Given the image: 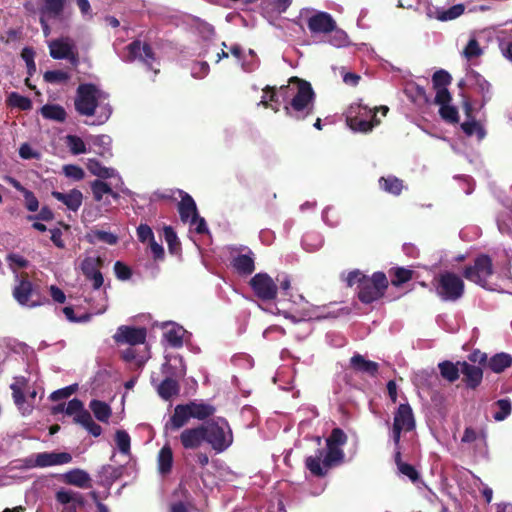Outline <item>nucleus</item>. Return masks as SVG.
<instances>
[{
  "label": "nucleus",
  "mask_w": 512,
  "mask_h": 512,
  "mask_svg": "<svg viewBox=\"0 0 512 512\" xmlns=\"http://www.w3.org/2000/svg\"><path fill=\"white\" fill-rule=\"evenodd\" d=\"M463 85L474 88L476 92L482 95L481 107L484 106L487 103V101L490 100V83L478 72L469 69L466 73L465 78L459 83V86Z\"/></svg>",
  "instance_id": "nucleus-18"
},
{
  "label": "nucleus",
  "mask_w": 512,
  "mask_h": 512,
  "mask_svg": "<svg viewBox=\"0 0 512 512\" xmlns=\"http://www.w3.org/2000/svg\"><path fill=\"white\" fill-rule=\"evenodd\" d=\"M192 418L186 404L177 405L170 419L166 422L164 429L168 431H177L184 427Z\"/></svg>",
  "instance_id": "nucleus-24"
},
{
  "label": "nucleus",
  "mask_w": 512,
  "mask_h": 512,
  "mask_svg": "<svg viewBox=\"0 0 512 512\" xmlns=\"http://www.w3.org/2000/svg\"><path fill=\"white\" fill-rule=\"evenodd\" d=\"M51 195L71 212H77L83 203V193L76 188L70 189L66 192L54 190L51 192Z\"/></svg>",
  "instance_id": "nucleus-22"
},
{
  "label": "nucleus",
  "mask_w": 512,
  "mask_h": 512,
  "mask_svg": "<svg viewBox=\"0 0 512 512\" xmlns=\"http://www.w3.org/2000/svg\"><path fill=\"white\" fill-rule=\"evenodd\" d=\"M164 237L168 244L171 253H174L179 248V241L175 231L170 226H166L163 229Z\"/></svg>",
  "instance_id": "nucleus-57"
},
{
  "label": "nucleus",
  "mask_w": 512,
  "mask_h": 512,
  "mask_svg": "<svg viewBox=\"0 0 512 512\" xmlns=\"http://www.w3.org/2000/svg\"><path fill=\"white\" fill-rule=\"evenodd\" d=\"M127 61L139 60L143 62L147 68L154 70L155 73L158 70L154 67L155 57L149 45L141 43L140 41H134L127 46V55L125 56Z\"/></svg>",
  "instance_id": "nucleus-17"
},
{
  "label": "nucleus",
  "mask_w": 512,
  "mask_h": 512,
  "mask_svg": "<svg viewBox=\"0 0 512 512\" xmlns=\"http://www.w3.org/2000/svg\"><path fill=\"white\" fill-rule=\"evenodd\" d=\"M180 442L185 449H197L206 441L205 428L203 425L184 429L180 436Z\"/></svg>",
  "instance_id": "nucleus-23"
},
{
  "label": "nucleus",
  "mask_w": 512,
  "mask_h": 512,
  "mask_svg": "<svg viewBox=\"0 0 512 512\" xmlns=\"http://www.w3.org/2000/svg\"><path fill=\"white\" fill-rule=\"evenodd\" d=\"M483 53V48L480 46V43L476 39L475 35H470L467 44L461 51V56L468 62H471L474 59L479 58Z\"/></svg>",
  "instance_id": "nucleus-35"
},
{
  "label": "nucleus",
  "mask_w": 512,
  "mask_h": 512,
  "mask_svg": "<svg viewBox=\"0 0 512 512\" xmlns=\"http://www.w3.org/2000/svg\"><path fill=\"white\" fill-rule=\"evenodd\" d=\"M187 223H189L190 229L195 231L198 234L205 233L208 230L205 219L200 217L199 214H197L195 217H193Z\"/></svg>",
  "instance_id": "nucleus-63"
},
{
  "label": "nucleus",
  "mask_w": 512,
  "mask_h": 512,
  "mask_svg": "<svg viewBox=\"0 0 512 512\" xmlns=\"http://www.w3.org/2000/svg\"><path fill=\"white\" fill-rule=\"evenodd\" d=\"M480 437L485 438V433L483 430L476 431L472 427H467L464 431L462 438H461V442L462 443H473Z\"/></svg>",
  "instance_id": "nucleus-62"
},
{
  "label": "nucleus",
  "mask_w": 512,
  "mask_h": 512,
  "mask_svg": "<svg viewBox=\"0 0 512 512\" xmlns=\"http://www.w3.org/2000/svg\"><path fill=\"white\" fill-rule=\"evenodd\" d=\"M300 18L304 20L312 35H326L335 26L333 17L323 11L304 8L300 12Z\"/></svg>",
  "instance_id": "nucleus-11"
},
{
  "label": "nucleus",
  "mask_w": 512,
  "mask_h": 512,
  "mask_svg": "<svg viewBox=\"0 0 512 512\" xmlns=\"http://www.w3.org/2000/svg\"><path fill=\"white\" fill-rule=\"evenodd\" d=\"M50 55L54 59H67L72 63L77 62L75 46L71 39L61 38L49 42Z\"/></svg>",
  "instance_id": "nucleus-19"
},
{
  "label": "nucleus",
  "mask_w": 512,
  "mask_h": 512,
  "mask_svg": "<svg viewBox=\"0 0 512 512\" xmlns=\"http://www.w3.org/2000/svg\"><path fill=\"white\" fill-rule=\"evenodd\" d=\"M435 289L442 300L456 301L464 293V282L459 275L445 271L436 278Z\"/></svg>",
  "instance_id": "nucleus-9"
},
{
  "label": "nucleus",
  "mask_w": 512,
  "mask_h": 512,
  "mask_svg": "<svg viewBox=\"0 0 512 512\" xmlns=\"http://www.w3.org/2000/svg\"><path fill=\"white\" fill-rule=\"evenodd\" d=\"M64 9V0H44L41 14L50 18L59 17Z\"/></svg>",
  "instance_id": "nucleus-44"
},
{
  "label": "nucleus",
  "mask_w": 512,
  "mask_h": 512,
  "mask_svg": "<svg viewBox=\"0 0 512 512\" xmlns=\"http://www.w3.org/2000/svg\"><path fill=\"white\" fill-rule=\"evenodd\" d=\"M66 145L73 155H79L88 152L84 140L76 135H67Z\"/></svg>",
  "instance_id": "nucleus-47"
},
{
  "label": "nucleus",
  "mask_w": 512,
  "mask_h": 512,
  "mask_svg": "<svg viewBox=\"0 0 512 512\" xmlns=\"http://www.w3.org/2000/svg\"><path fill=\"white\" fill-rule=\"evenodd\" d=\"M440 373L443 378L450 382H454L458 379L460 368L449 361H445L439 364Z\"/></svg>",
  "instance_id": "nucleus-50"
},
{
  "label": "nucleus",
  "mask_w": 512,
  "mask_h": 512,
  "mask_svg": "<svg viewBox=\"0 0 512 512\" xmlns=\"http://www.w3.org/2000/svg\"><path fill=\"white\" fill-rule=\"evenodd\" d=\"M192 418L204 420L215 413V408L212 405L192 401L186 404Z\"/></svg>",
  "instance_id": "nucleus-34"
},
{
  "label": "nucleus",
  "mask_w": 512,
  "mask_h": 512,
  "mask_svg": "<svg viewBox=\"0 0 512 512\" xmlns=\"http://www.w3.org/2000/svg\"><path fill=\"white\" fill-rule=\"evenodd\" d=\"M342 279L349 287L357 285L358 298L365 304H370L382 298L388 288V279L382 272H375L368 277L360 270H352L347 274L343 273Z\"/></svg>",
  "instance_id": "nucleus-5"
},
{
  "label": "nucleus",
  "mask_w": 512,
  "mask_h": 512,
  "mask_svg": "<svg viewBox=\"0 0 512 512\" xmlns=\"http://www.w3.org/2000/svg\"><path fill=\"white\" fill-rule=\"evenodd\" d=\"M205 439L218 453L225 451L233 442V435L228 422L224 418H217L203 425Z\"/></svg>",
  "instance_id": "nucleus-7"
},
{
  "label": "nucleus",
  "mask_w": 512,
  "mask_h": 512,
  "mask_svg": "<svg viewBox=\"0 0 512 512\" xmlns=\"http://www.w3.org/2000/svg\"><path fill=\"white\" fill-rule=\"evenodd\" d=\"M259 65V60L252 49H249L247 53L243 55L241 61L242 69L246 72L254 71Z\"/></svg>",
  "instance_id": "nucleus-53"
},
{
  "label": "nucleus",
  "mask_w": 512,
  "mask_h": 512,
  "mask_svg": "<svg viewBox=\"0 0 512 512\" xmlns=\"http://www.w3.org/2000/svg\"><path fill=\"white\" fill-rule=\"evenodd\" d=\"M41 114L44 118L63 122L66 119L65 109L57 104H46L41 108Z\"/></svg>",
  "instance_id": "nucleus-39"
},
{
  "label": "nucleus",
  "mask_w": 512,
  "mask_h": 512,
  "mask_svg": "<svg viewBox=\"0 0 512 512\" xmlns=\"http://www.w3.org/2000/svg\"><path fill=\"white\" fill-rule=\"evenodd\" d=\"M62 170L66 177L71 178L75 181H80L85 176L84 170L77 165H73V164L64 165Z\"/></svg>",
  "instance_id": "nucleus-56"
},
{
  "label": "nucleus",
  "mask_w": 512,
  "mask_h": 512,
  "mask_svg": "<svg viewBox=\"0 0 512 512\" xmlns=\"http://www.w3.org/2000/svg\"><path fill=\"white\" fill-rule=\"evenodd\" d=\"M512 364V357L507 353H498L490 358L489 368L495 373H501Z\"/></svg>",
  "instance_id": "nucleus-38"
},
{
  "label": "nucleus",
  "mask_w": 512,
  "mask_h": 512,
  "mask_svg": "<svg viewBox=\"0 0 512 512\" xmlns=\"http://www.w3.org/2000/svg\"><path fill=\"white\" fill-rule=\"evenodd\" d=\"M414 427L415 420L411 407L408 404H401L394 415L392 428V439L396 447L399 445L401 432L411 431Z\"/></svg>",
  "instance_id": "nucleus-15"
},
{
  "label": "nucleus",
  "mask_w": 512,
  "mask_h": 512,
  "mask_svg": "<svg viewBox=\"0 0 512 512\" xmlns=\"http://www.w3.org/2000/svg\"><path fill=\"white\" fill-rule=\"evenodd\" d=\"M250 286L261 300H272L277 295V285L266 273H258L250 280Z\"/></svg>",
  "instance_id": "nucleus-16"
},
{
  "label": "nucleus",
  "mask_w": 512,
  "mask_h": 512,
  "mask_svg": "<svg viewBox=\"0 0 512 512\" xmlns=\"http://www.w3.org/2000/svg\"><path fill=\"white\" fill-rule=\"evenodd\" d=\"M91 189L95 201L102 204V206L109 207L111 205V199H117L118 194L114 193L111 187L101 180H95L91 184Z\"/></svg>",
  "instance_id": "nucleus-26"
},
{
  "label": "nucleus",
  "mask_w": 512,
  "mask_h": 512,
  "mask_svg": "<svg viewBox=\"0 0 512 512\" xmlns=\"http://www.w3.org/2000/svg\"><path fill=\"white\" fill-rule=\"evenodd\" d=\"M74 105L80 115L95 117L91 124H104L112 114L108 94L90 83L78 86Z\"/></svg>",
  "instance_id": "nucleus-3"
},
{
  "label": "nucleus",
  "mask_w": 512,
  "mask_h": 512,
  "mask_svg": "<svg viewBox=\"0 0 512 512\" xmlns=\"http://www.w3.org/2000/svg\"><path fill=\"white\" fill-rule=\"evenodd\" d=\"M464 109H465V113L468 117V120H466L465 122H463L461 124L462 130L464 131V133L466 135L472 136V135L476 134L478 139L482 140L485 137V131L478 122H476L473 119H470L472 107L468 101L464 102Z\"/></svg>",
  "instance_id": "nucleus-29"
},
{
  "label": "nucleus",
  "mask_w": 512,
  "mask_h": 512,
  "mask_svg": "<svg viewBox=\"0 0 512 512\" xmlns=\"http://www.w3.org/2000/svg\"><path fill=\"white\" fill-rule=\"evenodd\" d=\"M439 113L441 117L448 122L454 123L458 121V111L450 104L442 105L439 108Z\"/></svg>",
  "instance_id": "nucleus-59"
},
{
  "label": "nucleus",
  "mask_w": 512,
  "mask_h": 512,
  "mask_svg": "<svg viewBox=\"0 0 512 512\" xmlns=\"http://www.w3.org/2000/svg\"><path fill=\"white\" fill-rule=\"evenodd\" d=\"M378 111H381L382 115L386 116L388 107L381 106L380 108L370 109L362 103H353L346 112V122L353 131L370 132L380 123V120L377 118Z\"/></svg>",
  "instance_id": "nucleus-6"
},
{
  "label": "nucleus",
  "mask_w": 512,
  "mask_h": 512,
  "mask_svg": "<svg viewBox=\"0 0 512 512\" xmlns=\"http://www.w3.org/2000/svg\"><path fill=\"white\" fill-rule=\"evenodd\" d=\"M498 411L494 413L493 417L496 421H503L511 413V403L507 399H501L496 402Z\"/></svg>",
  "instance_id": "nucleus-55"
},
{
  "label": "nucleus",
  "mask_w": 512,
  "mask_h": 512,
  "mask_svg": "<svg viewBox=\"0 0 512 512\" xmlns=\"http://www.w3.org/2000/svg\"><path fill=\"white\" fill-rule=\"evenodd\" d=\"M493 274L492 261L487 255H480L476 258L474 265L464 270V276L482 287L487 284L488 278Z\"/></svg>",
  "instance_id": "nucleus-14"
},
{
  "label": "nucleus",
  "mask_w": 512,
  "mask_h": 512,
  "mask_svg": "<svg viewBox=\"0 0 512 512\" xmlns=\"http://www.w3.org/2000/svg\"><path fill=\"white\" fill-rule=\"evenodd\" d=\"M91 143L99 147L97 153L106 155L110 152L111 138L108 135H97L89 137Z\"/></svg>",
  "instance_id": "nucleus-51"
},
{
  "label": "nucleus",
  "mask_w": 512,
  "mask_h": 512,
  "mask_svg": "<svg viewBox=\"0 0 512 512\" xmlns=\"http://www.w3.org/2000/svg\"><path fill=\"white\" fill-rule=\"evenodd\" d=\"M347 435L340 428H334L326 439V448L319 449L315 455L306 458L307 469L315 476H324L334 466L344 460L343 446Z\"/></svg>",
  "instance_id": "nucleus-4"
},
{
  "label": "nucleus",
  "mask_w": 512,
  "mask_h": 512,
  "mask_svg": "<svg viewBox=\"0 0 512 512\" xmlns=\"http://www.w3.org/2000/svg\"><path fill=\"white\" fill-rule=\"evenodd\" d=\"M395 461H396L398 470L402 475L407 476L412 482L417 481L418 472L410 464H407V463H404L401 461V454H400L399 450H397L395 453Z\"/></svg>",
  "instance_id": "nucleus-49"
},
{
  "label": "nucleus",
  "mask_w": 512,
  "mask_h": 512,
  "mask_svg": "<svg viewBox=\"0 0 512 512\" xmlns=\"http://www.w3.org/2000/svg\"><path fill=\"white\" fill-rule=\"evenodd\" d=\"M158 394L161 398L168 400L179 391L178 383L170 377H166L158 386Z\"/></svg>",
  "instance_id": "nucleus-42"
},
{
  "label": "nucleus",
  "mask_w": 512,
  "mask_h": 512,
  "mask_svg": "<svg viewBox=\"0 0 512 512\" xmlns=\"http://www.w3.org/2000/svg\"><path fill=\"white\" fill-rule=\"evenodd\" d=\"M72 461V456L67 452H41L30 455L23 463L25 468H46L65 465Z\"/></svg>",
  "instance_id": "nucleus-13"
},
{
  "label": "nucleus",
  "mask_w": 512,
  "mask_h": 512,
  "mask_svg": "<svg viewBox=\"0 0 512 512\" xmlns=\"http://www.w3.org/2000/svg\"><path fill=\"white\" fill-rule=\"evenodd\" d=\"M460 371L464 376V381L467 386L475 388L480 384L483 377L482 369L476 365L469 364L467 362L458 363Z\"/></svg>",
  "instance_id": "nucleus-28"
},
{
  "label": "nucleus",
  "mask_w": 512,
  "mask_h": 512,
  "mask_svg": "<svg viewBox=\"0 0 512 512\" xmlns=\"http://www.w3.org/2000/svg\"><path fill=\"white\" fill-rule=\"evenodd\" d=\"M177 193L181 198L178 203L180 219L182 222L187 223L198 214L197 206L194 199L185 191L177 190Z\"/></svg>",
  "instance_id": "nucleus-25"
},
{
  "label": "nucleus",
  "mask_w": 512,
  "mask_h": 512,
  "mask_svg": "<svg viewBox=\"0 0 512 512\" xmlns=\"http://www.w3.org/2000/svg\"><path fill=\"white\" fill-rule=\"evenodd\" d=\"M77 390V385L73 384L61 389H58L51 393L50 399L52 401H58L70 397Z\"/></svg>",
  "instance_id": "nucleus-61"
},
{
  "label": "nucleus",
  "mask_w": 512,
  "mask_h": 512,
  "mask_svg": "<svg viewBox=\"0 0 512 512\" xmlns=\"http://www.w3.org/2000/svg\"><path fill=\"white\" fill-rule=\"evenodd\" d=\"M100 258L98 257H86L81 263V270L83 274L90 280L93 281V288L99 297V302L96 305H92L94 314H102L107 310V295L104 291H100V287L103 285V276L99 271Z\"/></svg>",
  "instance_id": "nucleus-8"
},
{
  "label": "nucleus",
  "mask_w": 512,
  "mask_h": 512,
  "mask_svg": "<svg viewBox=\"0 0 512 512\" xmlns=\"http://www.w3.org/2000/svg\"><path fill=\"white\" fill-rule=\"evenodd\" d=\"M315 94L309 82L298 77H291L287 85L281 86L278 90L267 86L259 104L278 111L281 104H284L286 114L296 120H303L314 109Z\"/></svg>",
  "instance_id": "nucleus-1"
},
{
  "label": "nucleus",
  "mask_w": 512,
  "mask_h": 512,
  "mask_svg": "<svg viewBox=\"0 0 512 512\" xmlns=\"http://www.w3.org/2000/svg\"><path fill=\"white\" fill-rule=\"evenodd\" d=\"M15 282L13 297L21 306L34 308L47 302L46 299H40L37 296V292L34 289L32 282L26 275L15 273Z\"/></svg>",
  "instance_id": "nucleus-10"
},
{
  "label": "nucleus",
  "mask_w": 512,
  "mask_h": 512,
  "mask_svg": "<svg viewBox=\"0 0 512 512\" xmlns=\"http://www.w3.org/2000/svg\"><path fill=\"white\" fill-rule=\"evenodd\" d=\"M115 443L119 452L125 456L130 455L131 438L124 430H117L115 433Z\"/></svg>",
  "instance_id": "nucleus-46"
},
{
  "label": "nucleus",
  "mask_w": 512,
  "mask_h": 512,
  "mask_svg": "<svg viewBox=\"0 0 512 512\" xmlns=\"http://www.w3.org/2000/svg\"><path fill=\"white\" fill-rule=\"evenodd\" d=\"M89 408L93 412L96 419L101 422H108L112 414L110 406L100 400H92L89 404Z\"/></svg>",
  "instance_id": "nucleus-40"
},
{
  "label": "nucleus",
  "mask_w": 512,
  "mask_h": 512,
  "mask_svg": "<svg viewBox=\"0 0 512 512\" xmlns=\"http://www.w3.org/2000/svg\"><path fill=\"white\" fill-rule=\"evenodd\" d=\"M172 465H173V452H172L171 447L168 444H166L160 449L158 456H157L158 472L161 475H166V474L170 473Z\"/></svg>",
  "instance_id": "nucleus-33"
},
{
  "label": "nucleus",
  "mask_w": 512,
  "mask_h": 512,
  "mask_svg": "<svg viewBox=\"0 0 512 512\" xmlns=\"http://www.w3.org/2000/svg\"><path fill=\"white\" fill-rule=\"evenodd\" d=\"M55 498L60 504L71 505L72 507H75L76 504H80L82 502L80 493L65 488L59 489L56 492Z\"/></svg>",
  "instance_id": "nucleus-37"
},
{
  "label": "nucleus",
  "mask_w": 512,
  "mask_h": 512,
  "mask_svg": "<svg viewBox=\"0 0 512 512\" xmlns=\"http://www.w3.org/2000/svg\"><path fill=\"white\" fill-rule=\"evenodd\" d=\"M464 11L463 4H456L448 9L437 10L436 18L440 21H450L460 17Z\"/></svg>",
  "instance_id": "nucleus-45"
},
{
  "label": "nucleus",
  "mask_w": 512,
  "mask_h": 512,
  "mask_svg": "<svg viewBox=\"0 0 512 512\" xmlns=\"http://www.w3.org/2000/svg\"><path fill=\"white\" fill-rule=\"evenodd\" d=\"M325 36H327V42L336 48L345 47L349 43L348 35L342 29L337 28L336 23L334 28Z\"/></svg>",
  "instance_id": "nucleus-41"
},
{
  "label": "nucleus",
  "mask_w": 512,
  "mask_h": 512,
  "mask_svg": "<svg viewBox=\"0 0 512 512\" xmlns=\"http://www.w3.org/2000/svg\"><path fill=\"white\" fill-rule=\"evenodd\" d=\"M64 411L67 415L73 417L75 423L80 424L94 437L101 435V426L93 421L90 412L84 408L83 402L79 399L70 400Z\"/></svg>",
  "instance_id": "nucleus-12"
},
{
  "label": "nucleus",
  "mask_w": 512,
  "mask_h": 512,
  "mask_svg": "<svg viewBox=\"0 0 512 512\" xmlns=\"http://www.w3.org/2000/svg\"><path fill=\"white\" fill-rule=\"evenodd\" d=\"M436 378L434 371H419L414 374L413 381L415 385L425 387L430 385V379Z\"/></svg>",
  "instance_id": "nucleus-58"
},
{
  "label": "nucleus",
  "mask_w": 512,
  "mask_h": 512,
  "mask_svg": "<svg viewBox=\"0 0 512 512\" xmlns=\"http://www.w3.org/2000/svg\"><path fill=\"white\" fill-rule=\"evenodd\" d=\"M8 101L11 106L21 110H29L32 107V102L29 98L15 92L9 95Z\"/></svg>",
  "instance_id": "nucleus-54"
},
{
  "label": "nucleus",
  "mask_w": 512,
  "mask_h": 512,
  "mask_svg": "<svg viewBox=\"0 0 512 512\" xmlns=\"http://www.w3.org/2000/svg\"><path fill=\"white\" fill-rule=\"evenodd\" d=\"M137 237L140 242L146 243L154 238V233L150 226L147 224H140L137 227Z\"/></svg>",
  "instance_id": "nucleus-64"
},
{
  "label": "nucleus",
  "mask_w": 512,
  "mask_h": 512,
  "mask_svg": "<svg viewBox=\"0 0 512 512\" xmlns=\"http://www.w3.org/2000/svg\"><path fill=\"white\" fill-rule=\"evenodd\" d=\"M26 386L27 380L23 376L16 377L13 383L10 385L14 402L20 410L21 414L24 416L31 414L33 411V403L26 402L23 394Z\"/></svg>",
  "instance_id": "nucleus-20"
},
{
  "label": "nucleus",
  "mask_w": 512,
  "mask_h": 512,
  "mask_svg": "<svg viewBox=\"0 0 512 512\" xmlns=\"http://www.w3.org/2000/svg\"><path fill=\"white\" fill-rule=\"evenodd\" d=\"M61 480L69 485L76 486L78 488H89L91 478L89 474L82 469L70 470L61 476Z\"/></svg>",
  "instance_id": "nucleus-27"
},
{
  "label": "nucleus",
  "mask_w": 512,
  "mask_h": 512,
  "mask_svg": "<svg viewBox=\"0 0 512 512\" xmlns=\"http://www.w3.org/2000/svg\"><path fill=\"white\" fill-rule=\"evenodd\" d=\"M315 94L309 82L298 77H291L287 85L281 86L278 90L267 86L259 104L278 111L281 104H284L286 114L296 120H303L314 109Z\"/></svg>",
  "instance_id": "nucleus-2"
},
{
  "label": "nucleus",
  "mask_w": 512,
  "mask_h": 512,
  "mask_svg": "<svg viewBox=\"0 0 512 512\" xmlns=\"http://www.w3.org/2000/svg\"><path fill=\"white\" fill-rule=\"evenodd\" d=\"M233 268L241 275H250L255 270L254 254L249 250L246 254H240L232 260Z\"/></svg>",
  "instance_id": "nucleus-30"
},
{
  "label": "nucleus",
  "mask_w": 512,
  "mask_h": 512,
  "mask_svg": "<svg viewBox=\"0 0 512 512\" xmlns=\"http://www.w3.org/2000/svg\"><path fill=\"white\" fill-rule=\"evenodd\" d=\"M350 365L355 371L367 374L369 376H375L378 371V363L366 360L360 354H355L350 359Z\"/></svg>",
  "instance_id": "nucleus-31"
},
{
  "label": "nucleus",
  "mask_w": 512,
  "mask_h": 512,
  "mask_svg": "<svg viewBox=\"0 0 512 512\" xmlns=\"http://www.w3.org/2000/svg\"><path fill=\"white\" fill-rule=\"evenodd\" d=\"M209 65L207 62H195L191 67V75L196 79H203L209 73Z\"/></svg>",
  "instance_id": "nucleus-60"
},
{
  "label": "nucleus",
  "mask_w": 512,
  "mask_h": 512,
  "mask_svg": "<svg viewBox=\"0 0 512 512\" xmlns=\"http://www.w3.org/2000/svg\"><path fill=\"white\" fill-rule=\"evenodd\" d=\"M114 340L118 343H127L130 345L142 344L146 340V329L129 326H120L114 335Z\"/></svg>",
  "instance_id": "nucleus-21"
},
{
  "label": "nucleus",
  "mask_w": 512,
  "mask_h": 512,
  "mask_svg": "<svg viewBox=\"0 0 512 512\" xmlns=\"http://www.w3.org/2000/svg\"><path fill=\"white\" fill-rule=\"evenodd\" d=\"M165 332L164 337L166 341L172 346V347H181L183 344V336L185 334V330L183 327L175 324V323H167L165 324Z\"/></svg>",
  "instance_id": "nucleus-32"
},
{
  "label": "nucleus",
  "mask_w": 512,
  "mask_h": 512,
  "mask_svg": "<svg viewBox=\"0 0 512 512\" xmlns=\"http://www.w3.org/2000/svg\"><path fill=\"white\" fill-rule=\"evenodd\" d=\"M86 239L91 244L104 242L109 245H115L118 242L117 235L102 230H91L86 234Z\"/></svg>",
  "instance_id": "nucleus-36"
},
{
  "label": "nucleus",
  "mask_w": 512,
  "mask_h": 512,
  "mask_svg": "<svg viewBox=\"0 0 512 512\" xmlns=\"http://www.w3.org/2000/svg\"><path fill=\"white\" fill-rule=\"evenodd\" d=\"M70 79V74L63 70L47 71L44 74V80L51 84L66 83Z\"/></svg>",
  "instance_id": "nucleus-52"
},
{
  "label": "nucleus",
  "mask_w": 512,
  "mask_h": 512,
  "mask_svg": "<svg viewBox=\"0 0 512 512\" xmlns=\"http://www.w3.org/2000/svg\"><path fill=\"white\" fill-rule=\"evenodd\" d=\"M109 210V207L107 206H89L85 207L82 212V220L85 223H91L96 221L98 218L103 216L104 212H107Z\"/></svg>",
  "instance_id": "nucleus-48"
},
{
  "label": "nucleus",
  "mask_w": 512,
  "mask_h": 512,
  "mask_svg": "<svg viewBox=\"0 0 512 512\" xmlns=\"http://www.w3.org/2000/svg\"><path fill=\"white\" fill-rule=\"evenodd\" d=\"M379 185L381 189L393 195H399L403 189L402 181L395 176L380 178Z\"/></svg>",
  "instance_id": "nucleus-43"
}]
</instances>
